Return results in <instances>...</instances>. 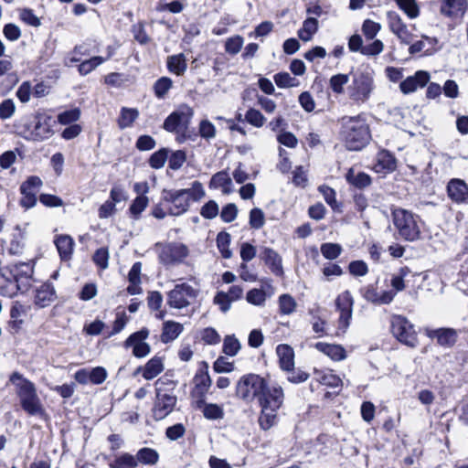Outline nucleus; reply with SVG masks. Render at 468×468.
<instances>
[{
  "label": "nucleus",
  "mask_w": 468,
  "mask_h": 468,
  "mask_svg": "<svg viewBox=\"0 0 468 468\" xmlns=\"http://www.w3.org/2000/svg\"><path fill=\"white\" fill-rule=\"evenodd\" d=\"M9 381L16 387V394L22 410L29 416H43L45 410L35 384L19 372H13Z\"/></svg>",
  "instance_id": "nucleus-1"
},
{
  "label": "nucleus",
  "mask_w": 468,
  "mask_h": 468,
  "mask_svg": "<svg viewBox=\"0 0 468 468\" xmlns=\"http://www.w3.org/2000/svg\"><path fill=\"white\" fill-rule=\"evenodd\" d=\"M341 136L350 151L361 150L371 139L369 126L360 115L343 118Z\"/></svg>",
  "instance_id": "nucleus-2"
},
{
  "label": "nucleus",
  "mask_w": 468,
  "mask_h": 468,
  "mask_svg": "<svg viewBox=\"0 0 468 468\" xmlns=\"http://www.w3.org/2000/svg\"><path fill=\"white\" fill-rule=\"evenodd\" d=\"M284 394L282 387H269L267 384L264 393L259 401L261 408L259 424L264 431L271 429L276 420V412L282 407Z\"/></svg>",
  "instance_id": "nucleus-3"
},
{
  "label": "nucleus",
  "mask_w": 468,
  "mask_h": 468,
  "mask_svg": "<svg viewBox=\"0 0 468 468\" xmlns=\"http://www.w3.org/2000/svg\"><path fill=\"white\" fill-rule=\"evenodd\" d=\"M155 401L154 404V418L156 420H164L174 410L177 398L173 393L175 384L166 378H158L155 383Z\"/></svg>",
  "instance_id": "nucleus-4"
},
{
  "label": "nucleus",
  "mask_w": 468,
  "mask_h": 468,
  "mask_svg": "<svg viewBox=\"0 0 468 468\" xmlns=\"http://www.w3.org/2000/svg\"><path fill=\"white\" fill-rule=\"evenodd\" d=\"M393 223L399 236L407 241H415L420 237V218L404 208L392 210Z\"/></svg>",
  "instance_id": "nucleus-5"
},
{
  "label": "nucleus",
  "mask_w": 468,
  "mask_h": 468,
  "mask_svg": "<svg viewBox=\"0 0 468 468\" xmlns=\"http://www.w3.org/2000/svg\"><path fill=\"white\" fill-rule=\"evenodd\" d=\"M267 384V380L260 375L252 373L244 375L236 385V395L247 403L252 402L253 400L259 402Z\"/></svg>",
  "instance_id": "nucleus-6"
},
{
  "label": "nucleus",
  "mask_w": 468,
  "mask_h": 468,
  "mask_svg": "<svg viewBox=\"0 0 468 468\" xmlns=\"http://www.w3.org/2000/svg\"><path fill=\"white\" fill-rule=\"evenodd\" d=\"M392 335L402 344L414 347L418 337L414 325L404 316L395 315L391 319Z\"/></svg>",
  "instance_id": "nucleus-7"
},
{
  "label": "nucleus",
  "mask_w": 468,
  "mask_h": 468,
  "mask_svg": "<svg viewBox=\"0 0 468 468\" xmlns=\"http://www.w3.org/2000/svg\"><path fill=\"white\" fill-rule=\"evenodd\" d=\"M193 115V109L189 106H185L171 112L165 118L163 128L169 133H187Z\"/></svg>",
  "instance_id": "nucleus-8"
},
{
  "label": "nucleus",
  "mask_w": 468,
  "mask_h": 468,
  "mask_svg": "<svg viewBox=\"0 0 468 468\" xmlns=\"http://www.w3.org/2000/svg\"><path fill=\"white\" fill-rule=\"evenodd\" d=\"M57 121L46 112H37L34 116V125L30 135L34 141L41 142L54 134Z\"/></svg>",
  "instance_id": "nucleus-9"
},
{
  "label": "nucleus",
  "mask_w": 468,
  "mask_h": 468,
  "mask_svg": "<svg viewBox=\"0 0 468 468\" xmlns=\"http://www.w3.org/2000/svg\"><path fill=\"white\" fill-rule=\"evenodd\" d=\"M187 247L179 242H170L161 245L158 254L159 261L165 266L176 265L187 257Z\"/></svg>",
  "instance_id": "nucleus-10"
},
{
  "label": "nucleus",
  "mask_w": 468,
  "mask_h": 468,
  "mask_svg": "<svg viewBox=\"0 0 468 468\" xmlns=\"http://www.w3.org/2000/svg\"><path fill=\"white\" fill-rule=\"evenodd\" d=\"M373 90V79L368 73L354 74L352 85L349 87V96L356 101H366Z\"/></svg>",
  "instance_id": "nucleus-11"
},
{
  "label": "nucleus",
  "mask_w": 468,
  "mask_h": 468,
  "mask_svg": "<svg viewBox=\"0 0 468 468\" xmlns=\"http://www.w3.org/2000/svg\"><path fill=\"white\" fill-rule=\"evenodd\" d=\"M196 290L187 283L176 284L173 290L168 292L167 303L170 307L182 309L190 304L189 299L196 298Z\"/></svg>",
  "instance_id": "nucleus-12"
},
{
  "label": "nucleus",
  "mask_w": 468,
  "mask_h": 468,
  "mask_svg": "<svg viewBox=\"0 0 468 468\" xmlns=\"http://www.w3.org/2000/svg\"><path fill=\"white\" fill-rule=\"evenodd\" d=\"M164 201L172 204L169 208V214L173 216H179L187 211L190 206L188 198V192L184 189L179 190H166L162 193Z\"/></svg>",
  "instance_id": "nucleus-13"
},
{
  "label": "nucleus",
  "mask_w": 468,
  "mask_h": 468,
  "mask_svg": "<svg viewBox=\"0 0 468 468\" xmlns=\"http://www.w3.org/2000/svg\"><path fill=\"white\" fill-rule=\"evenodd\" d=\"M27 291V285L17 282L15 276L4 267L0 272V295L13 298L19 292L24 293Z\"/></svg>",
  "instance_id": "nucleus-14"
},
{
  "label": "nucleus",
  "mask_w": 468,
  "mask_h": 468,
  "mask_svg": "<svg viewBox=\"0 0 468 468\" xmlns=\"http://www.w3.org/2000/svg\"><path fill=\"white\" fill-rule=\"evenodd\" d=\"M149 331L147 328H142L141 330L132 334L124 342L125 347L133 346V355L136 357H144L150 351V346L144 342L148 337Z\"/></svg>",
  "instance_id": "nucleus-15"
},
{
  "label": "nucleus",
  "mask_w": 468,
  "mask_h": 468,
  "mask_svg": "<svg viewBox=\"0 0 468 468\" xmlns=\"http://www.w3.org/2000/svg\"><path fill=\"white\" fill-rule=\"evenodd\" d=\"M425 335L436 340L437 344L442 347L450 348L455 345L458 338V332L453 328L441 327L437 329H425Z\"/></svg>",
  "instance_id": "nucleus-16"
},
{
  "label": "nucleus",
  "mask_w": 468,
  "mask_h": 468,
  "mask_svg": "<svg viewBox=\"0 0 468 468\" xmlns=\"http://www.w3.org/2000/svg\"><path fill=\"white\" fill-rule=\"evenodd\" d=\"M387 18L390 31L395 34L402 43L410 44L412 35L408 30L406 24L402 21L399 15L395 11H388L387 13Z\"/></svg>",
  "instance_id": "nucleus-17"
},
{
  "label": "nucleus",
  "mask_w": 468,
  "mask_h": 468,
  "mask_svg": "<svg viewBox=\"0 0 468 468\" xmlns=\"http://www.w3.org/2000/svg\"><path fill=\"white\" fill-rule=\"evenodd\" d=\"M447 195L456 204H467L468 185L462 179L452 178L447 184Z\"/></svg>",
  "instance_id": "nucleus-18"
},
{
  "label": "nucleus",
  "mask_w": 468,
  "mask_h": 468,
  "mask_svg": "<svg viewBox=\"0 0 468 468\" xmlns=\"http://www.w3.org/2000/svg\"><path fill=\"white\" fill-rule=\"evenodd\" d=\"M259 258L269 267L276 276L283 275L282 261L281 255L271 248H261Z\"/></svg>",
  "instance_id": "nucleus-19"
},
{
  "label": "nucleus",
  "mask_w": 468,
  "mask_h": 468,
  "mask_svg": "<svg viewBox=\"0 0 468 468\" xmlns=\"http://www.w3.org/2000/svg\"><path fill=\"white\" fill-rule=\"evenodd\" d=\"M16 279L17 282L27 285V290L31 287V280L34 273V265L31 262H18L5 267Z\"/></svg>",
  "instance_id": "nucleus-20"
},
{
  "label": "nucleus",
  "mask_w": 468,
  "mask_h": 468,
  "mask_svg": "<svg viewBox=\"0 0 468 468\" xmlns=\"http://www.w3.org/2000/svg\"><path fill=\"white\" fill-rule=\"evenodd\" d=\"M430 80V74L424 70H418L413 76L406 78L400 82L399 88L404 94L415 91L418 88H423Z\"/></svg>",
  "instance_id": "nucleus-21"
},
{
  "label": "nucleus",
  "mask_w": 468,
  "mask_h": 468,
  "mask_svg": "<svg viewBox=\"0 0 468 468\" xmlns=\"http://www.w3.org/2000/svg\"><path fill=\"white\" fill-rule=\"evenodd\" d=\"M57 298L56 290L52 282H47L36 290L34 303L39 308L50 305Z\"/></svg>",
  "instance_id": "nucleus-22"
},
{
  "label": "nucleus",
  "mask_w": 468,
  "mask_h": 468,
  "mask_svg": "<svg viewBox=\"0 0 468 468\" xmlns=\"http://www.w3.org/2000/svg\"><path fill=\"white\" fill-rule=\"evenodd\" d=\"M441 14L447 17H463L466 12V0H441Z\"/></svg>",
  "instance_id": "nucleus-23"
},
{
  "label": "nucleus",
  "mask_w": 468,
  "mask_h": 468,
  "mask_svg": "<svg viewBox=\"0 0 468 468\" xmlns=\"http://www.w3.org/2000/svg\"><path fill=\"white\" fill-rule=\"evenodd\" d=\"M195 388L203 398L212 384V380L208 374V364L205 361L201 363V367L197 369L194 377Z\"/></svg>",
  "instance_id": "nucleus-24"
},
{
  "label": "nucleus",
  "mask_w": 468,
  "mask_h": 468,
  "mask_svg": "<svg viewBox=\"0 0 468 468\" xmlns=\"http://www.w3.org/2000/svg\"><path fill=\"white\" fill-rule=\"evenodd\" d=\"M397 167L395 156L388 150H381L377 154L375 170L377 173L388 174Z\"/></svg>",
  "instance_id": "nucleus-25"
},
{
  "label": "nucleus",
  "mask_w": 468,
  "mask_h": 468,
  "mask_svg": "<svg viewBox=\"0 0 468 468\" xmlns=\"http://www.w3.org/2000/svg\"><path fill=\"white\" fill-rule=\"evenodd\" d=\"M276 353L281 368L284 371H292L294 367L293 349L288 345L281 344L276 347Z\"/></svg>",
  "instance_id": "nucleus-26"
},
{
  "label": "nucleus",
  "mask_w": 468,
  "mask_h": 468,
  "mask_svg": "<svg viewBox=\"0 0 468 468\" xmlns=\"http://www.w3.org/2000/svg\"><path fill=\"white\" fill-rule=\"evenodd\" d=\"M197 407L202 410L204 417L207 420H217L224 418L223 408L216 403H207L204 398L197 401Z\"/></svg>",
  "instance_id": "nucleus-27"
},
{
  "label": "nucleus",
  "mask_w": 468,
  "mask_h": 468,
  "mask_svg": "<svg viewBox=\"0 0 468 468\" xmlns=\"http://www.w3.org/2000/svg\"><path fill=\"white\" fill-rule=\"evenodd\" d=\"M315 348L328 356L335 361H341L346 357V352L345 348L340 345L327 344L324 342H318L315 344Z\"/></svg>",
  "instance_id": "nucleus-28"
},
{
  "label": "nucleus",
  "mask_w": 468,
  "mask_h": 468,
  "mask_svg": "<svg viewBox=\"0 0 468 468\" xmlns=\"http://www.w3.org/2000/svg\"><path fill=\"white\" fill-rule=\"evenodd\" d=\"M55 245L62 261L70 259L73 252L74 240L69 235H59L55 239Z\"/></svg>",
  "instance_id": "nucleus-29"
},
{
  "label": "nucleus",
  "mask_w": 468,
  "mask_h": 468,
  "mask_svg": "<svg viewBox=\"0 0 468 468\" xmlns=\"http://www.w3.org/2000/svg\"><path fill=\"white\" fill-rule=\"evenodd\" d=\"M164 369L163 361L158 356L152 357L144 366L138 367L136 372L143 370V377L147 380H151L158 376Z\"/></svg>",
  "instance_id": "nucleus-30"
},
{
  "label": "nucleus",
  "mask_w": 468,
  "mask_h": 468,
  "mask_svg": "<svg viewBox=\"0 0 468 468\" xmlns=\"http://www.w3.org/2000/svg\"><path fill=\"white\" fill-rule=\"evenodd\" d=\"M346 181L353 186L363 189L371 185L372 179L369 175L365 172L355 173L353 168H350L346 175Z\"/></svg>",
  "instance_id": "nucleus-31"
},
{
  "label": "nucleus",
  "mask_w": 468,
  "mask_h": 468,
  "mask_svg": "<svg viewBox=\"0 0 468 468\" xmlns=\"http://www.w3.org/2000/svg\"><path fill=\"white\" fill-rule=\"evenodd\" d=\"M183 331V325L174 321H166L163 324L161 340L163 343H169L176 339Z\"/></svg>",
  "instance_id": "nucleus-32"
},
{
  "label": "nucleus",
  "mask_w": 468,
  "mask_h": 468,
  "mask_svg": "<svg viewBox=\"0 0 468 468\" xmlns=\"http://www.w3.org/2000/svg\"><path fill=\"white\" fill-rule=\"evenodd\" d=\"M166 65L168 70L177 76H182L187 69L186 59L183 53L169 56Z\"/></svg>",
  "instance_id": "nucleus-33"
},
{
  "label": "nucleus",
  "mask_w": 468,
  "mask_h": 468,
  "mask_svg": "<svg viewBox=\"0 0 468 468\" xmlns=\"http://www.w3.org/2000/svg\"><path fill=\"white\" fill-rule=\"evenodd\" d=\"M318 20L315 17H307L302 28L298 30V37L303 42H308L313 38V36L318 31Z\"/></svg>",
  "instance_id": "nucleus-34"
},
{
  "label": "nucleus",
  "mask_w": 468,
  "mask_h": 468,
  "mask_svg": "<svg viewBox=\"0 0 468 468\" xmlns=\"http://www.w3.org/2000/svg\"><path fill=\"white\" fill-rule=\"evenodd\" d=\"M138 116L139 112L137 109L122 107L117 120L119 128L123 130L131 127Z\"/></svg>",
  "instance_id": "nucleus-35"
},
{
  "label": "nucleus",
  "mask_w": 468,
  "mask_h": 468,
  "mask_svg": "<svg viewBox=\"0 0 468 468\" xmlns=\"http://www.w3.org/2000/svg\"><path fill=\"white\" fill-rule=\"evenodd\" d=\"M232 185V180L226 170L219 171L212 176L209 181V188H224V192Z\"/></svg>",
  "instance_id": "nucleus-36"
},
{
  "label": "nucleus",
  "mask_w": 468,
  "mask_h": 468,
  "mask_svg": "<svg viewBox=\"0 0 468 468\" xmlns=\"http://www.w3.org/2000/svg\"><path fill=\"white\" fill-rule=\"evenodd\" d=\"M138 463H141L144 465H154L159 461V453L153 448L144 447L140 449L136 455Z\"/></svg>",
  "instance_id": "nucleus-37"
},
{
  "label": "nucleus",
  "mask_w": 468,
  "mask_h": 468,
  "mask_svg": "<svg viewBox=\"0 0 468 468\" xmlns=\"http://www.w3.org/2000/svg\"><path fill=\"white\" fill-rule=\"evenodd\" d=\"M138 461L136 457L131 453L124 452L109 463L110 468H136Z\"/></svg>",
  "instance_id": "nucleus-38"
},
{
  "label": "nucleus",
  "mask_w": 468,
  "mask_h": 468,
  "mask_svg": "<svg viewBox=\"0 0 468 468\" xmlns=\"http://www.w3.org/2000/svg\"><path fill=\"white\" fill-rule=\"evenodd\" d=\"M111 57V54L107 58H102L101 56H95L90 58V59H87L83 62H81L79 65V72L80 75H87L90 73L93 69H95L98 66L102 64L104 61H106Z\"/></svg>",
  "instance_id": "nucleus-39"
},
{
  "label": "nucleus",
  "mask_w": 468,
  "mask_h": 468,
  "mask_svg": "<svg viewBox=\"0 0 468 468\" xmlns=\"http://www.w3.org/2000/svg\"><path fill=\"white\" fill-rule=\"evenodd\" d=\"M229 245L230 235L226 231H220L217 236V246L224 259H229L232 255Z\"/></svg>",
  "instance_id": "nucleus-40"
},
{
  "label": "nucleus",
  "mask_w": 468,
  "mask_h": 468,
  "mask_svg": "<svg viewBox=\"0 0 468 468\" xmlns=\"http://www.w3.org/2000/svg\"><path fill=\"white\" fill-rule=\"evenodd\" d=\"M169 150L167 148H161L151 154L148 163L154 169H161L164 167L167 158Z\"/></svg>",
  "instance_id": "nucleus-41"
},
{
  "label": "nucleus",
  "mask_w": 468,
  "mask_h": 468,
  "mask_svg": "<svg viewBox=\"0 0 468 468\" xmlns=\"http://www.w3.org/2000/svg\"><path fill=\"white\" fill-rule=\"evenodd\" d=\"M173 81L168 77H161L159 78L154 84V95L158 99H164L168 92V90L172 88Z\"/></svg>",
  "instance_id": "nucleus-42"
},
{
  "label": "nucleus",
  "mask_w": 468,
  "mask_h": 468,
  "mask_svg": "<svg viewBox=\"0 0 468 468\" xmlns=\"http://www.w3.org/2000/svg\"><path fill=\"white\" fill-rule=\"evenodd\" d=\"M398 6L410 17L416 18L419 14V6L416 0H395Z\"/></svg>",
  "instance_id": "nucleus-43"
},
{
  "label": "nucleus",
  "mask_w": 468,
  "mask_h": 468,
  "mask_svg": "<svg viewBox=\"0 0 468 468\" xmlns=\"http://www.w3.org/2000/svg\"><path fill=\"white\" fill-rule=\"evenodd\" d=\"M318 191L323 195L325 202L331 207L334 211H339V205L335 198V191L325 185L318 187Z\"/></svg>",
  "instance_id": "nucleus-44"
},
{
  "label": "nucleus",
  "mask_w": 468,
  "mask_h": 468,
  "mask_svg": "<svg viewBox=\"0 0 468 468\" xmlns=\"http://www.w3.org/2000/svg\"><path fill=\"white\" fill-rule=\"evenodd\" d=\"M349 81L347 74H335L330 78V88L335 93L341 94L344 92V86Z\"/></svg>",
  "instance_id": "nucleus-45"
},
{
  "label": "nucleus",
  "mask_w": 468,
  "mask_h": 468,
  "mask_svg": "<svg viewBox=\"0 0 468 468\" xmlns=\"http://www.w3.org/2000/svg\"><path fill=\"white\" fill-rule=\"evenodd\" d=\"M80 117L79 108L64 111L58 115V122L62 125H70L77 122Z\"/></svg>",
  "instance_id": "nucleus-46"
},
{
  "label": "nucleus",
  "mask_w": 468,
  "mask_h": 468,
  "mask_svg": "<svg viewBox=\"0 0 468 468\" xmlns=\"http://www.w3.org/2000/svg\"><path fill=\"white\" fill-rule=\"evenodd\" d=\"M273 79L276 85L282 89L296 87L299 84V81L288 72H279L274 75Z\"/></svg>",
  "instance_id": "nucleus-47"
},
{
  "label": "nucleus",
  "mask_w": 468,
  "mask_h": 468,
  "mask_svg": "<svg viewBox=\"0 0 468 468\" xmlns=\"http://www.w3.org/2000/svg\"><path fill=\"white\" fill-rule=\"evenodd\" d=\"M280 313L282 314H291L295 311L296 302L290 294H282L279 297Z\"/></svg>",
  "instance_id": "nucleus-48"
},
{
  "label": "nucleus",
  "mask_w": 468,
  "mask_h": 468,
  "mask_svg": "<svg viewBox=\"0 0 468 468\" xmlns=\"http://www.w3.org/2000/svg\"><path fill=\"white\" fill-rule=\"evenodd\" d=\"M342 252V247L337 243L326 242L321 245V253L327 260H335Z\"/></svg>",
  "instance_id": "nucleus-49"
},
{
  "label": "nucleus",
  "mask_w": 468,
  "mask_h": 468,
  "mask_svg": "<svg viewBox=\"0 0 468 468\" xmlns=\"http://www.w3.org/2000/svg\"><path fill=\"white\" fill-rule=\"evenodd\" d=\"M240 349V343L234 335H227L223 342V352L229 356H234Z\"/></svg>",
  "instance_id": "nucleus-50"
},
{
  "label": "nucleus",
  "mask_w": 468,
  "mask_h": 468,
  "mask_svg": "<svg viewBox=\"0 0 468 468\" xmlns=\"http://www.w3.org/2000/svg\"><path fill=\"white\" fill-rule=\"evenodd\" d=\"M317 380L324 386L330 388H337L341 385L342 380L340 378L332 373V371L321 372L317 375Z\"/></svg>",
  "instance_id": "nucleus-51"
},
{
  "label": "nucleus",
  "mask_w": 468,
  "mask_h": 468,
  "mask_svg": "<svg viewBox=\"0 0 468 468\" xmlns=\"http://www.w3.org/2000/svg\"><path fill=\"white\" fill-rule=\"evenodd\" d=\"M249 223L251 229H260L265 224V216L259 207H254L250 211Z\"/></svg>",
  "instance_id": "nucleus-52"
},
{
  "label": "nucleus",
  "mask_w": 468,
  "mask_h": 468,
  "mask_svg": "<svg viewBox=\"0 0 468 468\" xmlns=\"http://www.w3.org/2000/svg\"><path fill=\"white\" fill-rule=\"evenodd\" d=\"M42 180L37 176H29L20 186V193H36L42 186Z\"/></svg>",
  "instance_id": "nucleus-53"
},
{
  "label": "nucleus",
  "mask_w": 468,
  "mask_h": 468,
  "mask_svg": "<svg viewBox=\"0 0 468 468\" xmlns=\"http://www.w3.org/2000/svg\"><path fill=\"white\" fill-rule=\"evenodd\" d=\"M245 120L252 126L260 128L263 126L266 118L262 115V113L260 111L250 108L247 111L245 114Z\"/></svg>",
  "instance_id": "nucleus-54"
},
{
  "label": "nucleus",
  "mask_w": 468,
  "mask_h": 468,
  "mask_svg": "<svg viewBox=\"0 0 468 468\" xmlns=\"http://www.w3.org/2000/svg\"><path fill=\"white\" fill-rule=\"evenodd\" d=\"M93 262L100 267L102 270H105L108 268L109 265V250L106 247H102L98 249L93 256H92Z\"/></svg>",
  "instance_id": "nucleus-55"
},
{
  "label": "nucleus",
  "mask_w": 468,
  "mask_h": 468,
  "mask_svg": "<svg viewBox=\"0 0 468 468\" xmlns=\"http://www.w3.org/2000/svg\"><path fill=\"white\" fill-rule=\"evenodd\" d=\"M354 299L349 291H345L339 294L335 300V306L338 310H351L353 309Z\"/></svg>",
  "instance_id": "nucleus-56"
},
{
  "label": "nucleus",
  "mask_w": 468,
  "mask_h": 468,
  "mask_svg": "<svg viewBox=\"0 0 468 468\" xmlns=\"http://www.w3.org/2000/svg\"><path fill=\"white\" fill-rule=\"evenodd\" d=\"M380 29H381L380 24L377 23L371 19H366L363 22L362 32H363L364 36L366 37V38H367L369 40L373 39L377 36V34L379 32Z\"/></svg>",
  "instance_id": "nucleus-57"
},
{
  "label": "nucleus",
  "mask_w": 468,
  "mask_h": 468,
  "mask_svg": "<svg viewBox=\"0 0 468 468\" xmlns=\"http://www.w3.org/2000/svg\"><path fill=\"white\" fill-rule=\"evenodd\" d=\"M186 160V154L183 150L173 152L169 157L168 166L172 170L180 169Z\"/></svg>",
  "instance_id": "nucleus-58"
},
{
  "label": "nucleus",
  "mask_w": 468,
  "mask_h": 468,
  "mask_svg": "<svg viewBox=\"0 0 468 468\" xmlns=\"http://www.w3.org/2000/svg\"><path fill=\"white\" fill-rule=\"evenodd\" d=\"M147 205L148 197L144 195H140L134 198L129 210L133 217L137 218L145 209Z\"/></svg>",
  "instance_id": "nucleus-59"
},
{
  "label": "nucleus",
  "mask_w": 468,
  "mask_h": 468,
  "mask_svg": "<svg viewBox=\"0 0 468 468\" xmlns=\"http://www.w3.org/2000/svg\"><path fill=\"white\" fill-rule=\"evenodd\" d=\"M219 212L218 205L215 200H209L203 205L200 215L206 219L215 218Z\"/></svg>",
  "instance_id": "nucleus-60"
},
{
  "label": "nucleus",
  "mask_w": 468,
  "mask_h": 468,
  "mask_svg": "<svg viewBox=\"0 0 468 468\" xmlns=\"http://www.w3.org/2000/svg\"><path fill=\"white\" fill-rule=\"evenodd\" d=\"M246 300L251 304L261 306L266 301V293L262 289H251L247 292Z\"/></svg>",
  "instance_id": "nucleus-61"
},
{
  "label": "nucleus",
  "mask_w": 468,
  "mask_h": 468,
  "mask_svg": "<svg viewBox=\"0 0 468 468\" xmlns=\"http://www.w3.org/2000/svg\"><path fill=\"white\" fill-rule=\"evenodd\" d=\"M132 33L134 39L141 45H146L150 41V37L144 29V24L139 22L132 27Z\"/></svg>",
  "instance_id": "nucleus-62"
},
{
  "label": "nucleus",
  "mask_w": 468,
  "mask_h": 468,
  "mask_svg": "<svg viewBox=\"0 0 468 468\" xmlns=\"http://www.w3.org/2000/svg\"><path fill=\"white\" fill-rule=\"evenodd\" d=\"M198 130L200 136L206 140L213 139L216 136V127L208 120H202Z\"/></svg>",
  "instance_id": "nucleus-63"
},
{
  "label": "nucleus",
  "mask_w": 468,
  "mask_h": 468,
  "mask_svg": "<svg viewBox=\"0 0 468 468\" xmlns=\"http://www.w3.org/2000/svg\"><path fill=\"white\" fill-rule=\"evenodd\" d=\"M243 45V38L240 36H235L227 39L225 43V50L231 55L238 54Z\"/></svg>",
  "instance_id": "nucleus-64"
}]
</instances>
